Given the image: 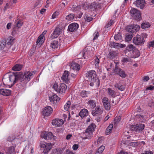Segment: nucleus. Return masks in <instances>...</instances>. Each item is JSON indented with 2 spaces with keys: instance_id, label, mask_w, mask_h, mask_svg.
<instances>
[{
  "instance_id": "50",
  "label": "nucleus",
  "mask_w": 154,
  "mask_h": 154,
  "mask_svg": "<svg viewBox=\"0 0 154 154\" xmlns=\"http://www.w3.org/2000/svg\"><path fill=\"white\" fill-rule=\"evenodd\" d=\"M113 21L112 20H111L107 24H106L105 26L107 28H108L113 23Z\"/></svg>"
},
{
  "instance_id": "15",
  "label": "nucleus",
  "mask_w": 154,
  "mask_h": 154,
  "mask_svg": "<svg viewBox=\"0 0 154 154\" xmlns=\"http://www.w3.org/2000/svg\"><path fill=\"white\" fill-rule=\"evenodd\" d=\"M59 99V97L56 94L50 96L49 99L50 102L53 104L58 103Z\"/></svg>"
},
{
  "instance_id": "30",
  "label": "nucleus",
  "mask_w": 154,
  "mask_h": 154,
  "mask_svg": "<svg viewBox=\"0 0 154 154\" xmlns=\"http://www.w3.org/2000/svg\"><path fill=\"white\" fill-rule=\"evenodd\" d=\"M23 65L20 64H17L12 68V69L14 71H20L22 68Z\"/></svg>"
},
{
  "instance_id": "49",
  "label": "nucleus",
  "mask_w": 154,
  "mask_h": 154,
  "mask_svg": "<svg viewBox=\"0 0 154 154\" xmlns=\"http://www.w3.org/2000/svg\"><path fill=\"white\" fill-rule=\"evenodd\" d=\"M94 38H93V40H94L96 39L99 36V32L98 31L95 32L93 34Z\"/></svg>"
},
{
  "instance_id": "10",
  "label": "nucleus",
  "mask_w": 154,
  "mask_h": 154,
  "mask_svg": "<svg viewBox=\"0 0 154 154\" xmlns=\"http://www.w3.org/2000/svg\"><path fill=\"white\" fill-rule=\"evenodd\" d=\"M114 73L116 74L119 75L122 78H125L127 76L125 71L119 68L116 65L115 66Z\"/></svg>"
},
{
  "instance_id": "43",
  "label": "nucleus",
  "mask_w": 154,
  "mask_h": 154,
  "mask_svg": "<svg viewBox=\"0 0 154 154\" xmlns=\"http://www.w3.org/2000/svg\"><path fill=\"white\" fill-rule=\"evenodd\" d=\"M141 28L143 29H145L146 28H148L150 26L149 23H143L141 24Z\"/></svg>"
},
{
  "instance_id": "26",
  "label": "nucleus",
  "mask_w": 154,
  "mask_h": 154,
  "mask_svg": "<svg viewBox=\"0 0 154 154\" xmlns=\"http://www.w3.org/2000/svg\"><path fill=\"white\" fill-rule=\"evenodd\" d=\"M88 113V111L87 109H82L79 113V116L82 118H83L85 116H86Z\"/></svg>"
},
{
  "instance_id": "17",
  "label": "nucleus",
  "mask_w": 154,
  "mask_h": 154,
  "mask_svg": "<svg viewBox=\"0 0 154 154\" xmlns=\"http://www.w3.org/2000/svg\"><path fill=\"white\" fill-rule=\"evenodd\" d=\"M64 122L63 121L62 119H54L52 122V124L53 125L56 126H60L63 124Z\"/></svg>"
},
{
  "instance_id": "39",
  "label": "nucleus",
  "mask_w": 154,
  "mask_h": 154,
  "mask_svg": "<svg viewBox=\"0 0 154 154\" xmlns=\"http://www.w3.org/2000/svg\"><path fill=\"white\" fill-rule=\"evenodd\" d=\"M89 91H82L80 93V95L82 97H88V94H89Z\"/></svg>"
},
{
  "instance_id": "40",
  "label": "nucleus",
  "mask_w": 154,
  "mask_h": 154,
  "mask_svg": "<svg viewBox=\"0 0 154 154\" xmlns=\"http://www.w3.org/2000/svg\"><path fill=\"white\" fill-rule=\"evenodd\" d=\"M71 105V102L70 101H68L66 104L64 106V109L66 111H68L69 108V106Z\"/></svg>"
},
{
  "instance_id": "58",
  "label": "nucleus",
  "mask_w": 154,
  "mask_h": 154,
  "mask_svg": "<svg viewBox=\"0 0 154 154\" xmlns=\"http://www.w3.org/2000/svg\"><path fill=\"white\" fill-rule=\"evenodd\" d=\"M79 147V146L78 144H74L73 146H72V148L74 150H76Z\"/></svg>"
},
{
  "instance_id": "9",
  "label": "nucleus",
  "mask_w": 154,
  "mask_h": 154,
  "mask_svg": "<svg viewBox=\"0 0 154 154\" xmlns=\"http://www.w3.org/2000/svg\"><path fill=\"white\" fill-rule=\"evenodd\" d=\"M40 146L41 148H44L43 152L44 153H47L52 148V145L51 143H46L45 142H42L40 143Z\"/></svg>"
},
{
  "instance_id": "36",
  "label": "nucleus",
  "mask_w": 154,
  "mask_h": 154,
  "mask_svg": "<svg viewBox=\"0 0 154 154\" xmlns=\"http://www.w3.org/2000/svg\"><path fill=\"white\" fill-rule=\"evenodd\" d=\"M108 93L112 97H115L116 94L115 91L112 90L111 88H109L108 89Z\"/></svg>"
},
{
  "instance_id": "14",
  "label": "nucleus",
  "mask_w": 154,
  "mask_h": 154,
  "mask_svg": "<svg viewBox=\"0 0 154 154\" xmlns=\"http://www.w3.org/2000/svg\"><path fill=\"white\" fill-rule=\"evenodd\" d=\"M136 6L139 8L141 9H143L145 6V0H137L134 2Z\"/></svg>"
},
{
  "instance_id": "6",
  "label": "nucleus",
  "mask_w": 154,
  "mask_h": 154,
  "mask_svg": "<svg viewBox=\"0 0 154 154\" xmlns=\"http://www.w3.org/2000/svg\"><path fill=\"white\" fill-rule=\"evenodd\" d=\"M131 16L133 19L137 20H141V17L140 12L136 9L133 8L130 11Z\"/></svg>"
},
{
  "instance_id": "2",
  "label": "nucleus",
  "mask_w": 154,
  "mask_h": 154,
  "mask_svg": "<svg viewBox=\"0 0 154 154\" xmlns=\"http://www.w3.org/2000/svg\"><path fill=\"white\" fill-rule=\"evenodd\" d=\"M86 77L88 78L90 82V85L93 86L94 85L97 88L99 87L100 84V81L97 76L96 72L94 70H91L88 72L86 74Z\"/></svg>"
},
{
  "instance_id": "33",
  "label": "nucleus",
  "mask_w": 154,
  "mask_h": 154,
  "mask_svg": "<svg viewBox=\"0 0 154 154\" xmlns=\"http://www.w3.org/2000/svg\"><path fill=\"white\" fill-rule=\"evenodd\" d=\"M52 138H53L54 140H55L56 137L55 136H54L53 134L51 132H49L48 133H47L46 140L51 139Z\"/></svg>"
},
{
  "instance_id": "48",
  "label": "nucleus",
  "mask_w": 154,
  "mask_h": 154,
  "mask_svg": "<svg viewBox=\"0 0 154 154\" xmlns=\"http://www.w3.org/2000/svg\"><path fill=\"white\" fill-rule=\"evenodd\" d=\"M42 4V2L41 0H38L36 2L35 4V7H38L41 6V4Z\"/></svg>"
},
{
  "instance_id": "20",
  "label": "nucleus",
  "mask_w": 154,
  "mask_h": 154,
  "mask_svg": "<svg viewBox=\"0 0 154 154\" xmlns=\"http://www.w3.org/2000/svg\"><path fill=\"white\" fill-rule=\"evenodd\" d=\"M118 51L110 50L109 53V58L110 59H112L113 57L118 56Z\"/></svg>"
},
{
  "instance_id": "27",
  "label": "nucleus",
  "mask_w": 154,
  "mask_h": 154,
  "mask_svg": "<svg viewBox=\"0 0 154 154\" xmlns=\"http://www.w3.org/2000/svg\"><path fill=\"white\" fill-rule=\"evenodd\" d=\"M96 127V125L92 123L88 126L86 130L89 132L93 133V132L95 131Z\"/></svg>"
},
{
  "instance_id": "21",
  "label": "nucleus",
  "mask_w": 154,
  "mask_h": 154,
  "mask_svg": "<svg viewBox=\"0 0 154 154\" xmlns=\"http://www.w3.org/2000/svg\"><path fill=\"white\" fill-rule=\"evenodd\" d=\"M80 66L79 64L75 62H72V63L71 68L73 70L77 71H79L80 69Z\"/></svg>"
},
{
  "instance_id": "57",
  "label": "nucleus",
  "mask_w": 154,
  "mask_h": 154,
  "mask_svg": "<svg viewBox=\"0 0 154 154\" xmlns=\"http://www.w3.org/2000/svg\"><path fill=\"white\" fill-rule=\"evenodd\" d=\"M95 110L96 111V112H97V113L98 114L101 113L102 111L101 109L99 107H96L95 109Z\"/></svg>"
},
{
  "instance_id": "16",
  "label": "nucleus",
  "mask_w": 154,
  "mask_h": 154,
  "mask_svg": "<svg viewBox=\"0 0 154 154\" xmlns=\"http://www.w3.org/2000/svg\"><path fill=\"white\" fill-rule=\"evenodd\" d=\"M11 91L9 89H6L5 88L0 89V94L3 96H9L11 94Z\"/></svg>"
},
{
  "instance_id": "51",
  "label": "nucleus",
  "mask_w": 154,
  "mask_h": 154,
  "mask_svg": "<svg viewBox=\"0 0 154 154\" xmlns=\"http://www.w3.org/2000/svg\"><path fill=\"white\" fill-rule=\"evenodd\" d=\"M95 64L96 65H98V64L100 62V60L99 58L98 57H97V56H96L95 57Z\"/></svg>"
},
{
  "instance_id": "34",
  "label": "nucleus",
  "mask_w": 154,
  "mask_h": 154,
  "mask_svg": "<svg viewBox=\"0 0 154 154\" xmlns=\"http://www.w3.org/2000/svg\"><path fill=\"white\" fill-rule=\"evenodd\" d=\"M113 127V125L111 124L109 125L106 128V134L107 135L109 134L110 133V132L111 131L112 128Z\"/></svg>"
},
{
  "instance_id": "56",
  "label": "nucleus",
  "mask_w": 154,
  "mask_h": 154,
  "mask_svg": "<svg viewBox=\"0 0 154 154\" xmlns=\"http://www.w3.org/2000/svg\"><path fill=\"white\" fill-rule=\"evenodd\" d=\"M58 15V12L57 11L55 12L52 15V18L54 19Z\"/></svg>"
},
{
  "instance_id": "42",
  "label": "nucleus",
  "mask_w": 154,
  "mask_h": 154,
  "mask_svg": "<svg viewBox=\"0 0 154 154\" xmlns=\"http://www.w3.org/2000/svg\"><path fill=\"white\" fill-rule=\"evenodd\" d=\"M122 35L121 33H118L114 37V39L116 40H118L122 39Z\"/></svg>"
},
{
  "instance_id": "60",
  "label": "nucleus",
  "mask_w": 154,
  "mask_h": 154,
  "mask_svg": "<svg viewBox=\"0 0 154 154\" xmlns=\"http://www.w3.org/2000/svg\"><path fill=\"white\" fill-rule=\"evenodd\" d=\"M154 89V86L152 85L150 86L149 87L147 88L146 89V90H152Z\"/></svg>"
},
{
  "instance_id": "29",
  "label": "nucleus",
  "mask_w": 154,
  "mask_h": 154,
  "mask_svg": "<svg viewBox=\"0 0 154 154\" xmlns=\"http://www.w3.org/2000/svg\"><path fill=\"white\" fill-rule=\"evenodd\" d=\"M114 86L116 88L120 91H123L125 89V87L121 85L119 82L116 84Z\"/></svg>"
},
{
  "instance_id": "63",
  "label": "nucleus",
  "mask_w": 154,
  "mask_h": 154,
  "mask_svg": "<svg viewBox=\"0 0 154 154\" xmlns=\"http://www.w3.org/2000/svg\"><path fill=\"white\" fill-rule=\"evenodd\" d=\"M11 23H8L7 25V29H9L11 28Z\"/></svg>"
},
{
  "instance_id": "64",
  "label": "nucleus",
  "mask_w": 154,
  "mask_h": 154,
  "mask_svg": "<svg viewBox=\"0 0 154 154\" xmlns=\"http://www.w3.org/2000/svg\"><path fill=\"white\" fill-rule=\"evenodd\" d=\"M23 24L22 23H21L20 22H18V23H17V24L16 26H17L18 28H20V27L22 26V25Z\"/></svg>"
},
{
  "instance_id": "45",
  "label": "nucleus",
  "mask_w": 154,
  "mask_h": 154,
  "mask_svg": "<svg viewBox=\"0 0 154 154\" xmlns=\"http://www.w3.org/2000/svg\"><path fill=\"white\" fill-rule=\"evenodd\" d=\"M140 143H139L138 142H131L129 143V144L130 146H132L135 147L138 146V145Z\"/></svg>"
},
{
  "instance_id": "31",
  "label": "nucleus",
  "mask_w": 154,
  "mask_h": 154,
  "mask_svg": "<svg viewBox=\"0 0 154 154\" xmlns=\"http://www.w3.org/2000/svg\"><path fill=\"white\" fill-rule=\"evenodd\" d=\"M44 36L41 35L38 38L36 41L37 45L39 44V45H41L43 42Z\"/></svg>"
},
{
  "instance_id": "46",
  "label": "nucleus",
  "mask_w": 154,
  "mask_h": 154,
  "mask_svg": "<svg viewBox=\"0 0 154 154\" xmlns=\"http://www.w3.org/2000/svg\"><path fill=\"white\" fill-rule=\"evenodd\" d=\"M105 147L104 146H102L99 147L97 150V151L99 152V154H101L104 150Z\"/></svg>"
},
{
  "instance_id": "7",
  "label": "nucleus",
  "mask_w": 154,
  "mask_h": 154,
  "mask_svg": "<svg viewBox=\"0 0 154 154\" xmlns=\"http://www.w3.org/2000/svg\"><path fill=\"white\" fill-rule=\"evenodd\" d=\"M145 125L142 123L137 124L135 125H132L130 127V129L133 131H135L136 132H140L144 128Z\"/></svg>"
},
{
  "instance_id": "54",
  "label": "nucleus",
  "mask_w": 154,
  "mask_h": 154,
  "mask_svg": "<svg viewBox=\"0 0 154 154\" xmlns=\"http://www.w3.org/2000/svg\"><path fill=\"white\" fill-rule=\"evenodd\" d=\"M141 154H153L152 152L150 150H146L144 151V152Z\"/></svg>"
},
{
  "instance_id": "13",
  "label": "nucleus",
  "mask_w": 154,
  "mask_h": 154,
  "mask_svg": "<svg viewBox=\"0 0 154 154\" xmlns=\"http://www.w3.org/2000/svg\"><path fill=\"white\" fill-rule=\"evenodd\" d=\"M62 31V29L59 27H56L53 33L50 37L51 39L57 38L60 35V33Z\"/></svg>"
},
{
  "instance_id": "4",
  "label": "nucleus",
  "mask_w": 154,
  "mask_h": 154,
  "mask_svg": "<svg viewBox=\"0 0 154 154\" xmlns=\"http://www.w3.org/2000/svg\"><path fill=\"white\" fill-rule=\"evenodd\" d=\"M147 34L146 33H141L140 35H137L133 39V43L135 45H141L144 44L145 39L147 38Z\"/></svg>"
},
{
  "instance_id": "35",
  "label": "nucleus",
  "mask_w": 154,
  "mask_h": 154,
  "mask_svg": "<svg viewBox=\"0 0 154 154\" xmlns=\"http://www.w3.org/2000/svg\"><path fill=\"white\" fill-rule=\"evenodd\" d=\"M74 17V14H70L66 16V19L68 21H71L73 20Z\"/></svg>"
},
{
  "instance_id": "5",
  "label": "nucleus",
  "mask_w": 154,
  "mask_h": 154,
  "mask_svg": "<svg viewBox=\"0 0 154 154\" xmlns=\"http://www.w3.org/2000/svg\"><path fill=\"white\" fill-rule=\"evenodd\" d=\"M53 88L57 92L61 94H63L65 92L66 89L67 88V86L64 83H61L59 87V89H57V84L55 83Z\"/></svg>"
},
{
  "instance_id": "44",
  "label": "nucleus",
  "mask_w": 154,
  "mask_h": 154,
  "mask_svg": "<svg viewBox=\"0 0 154 154\" xmlns=\"http://www.w3.org/2000/svg\"><path fill=\"white\" fill-rule=\"evenodd\" d=\"M85 19L86 21L89 22L92 20L93 18L91 17L88 16L87 15L85 14Z\"/></svg>"
},
{
  "instance_id": "11",
  "label": "nucleus",
  "mask_w": 154,
  "mask_h": 154,
  "mask_svg": "<svg viewBox=\"0 0 154 154\" xmlns=\"http://www.w3.org/2000/svg\"><path fill=\"white\" fill-rule=\"evenodd\" d=\"M102 102L105 109L109 110L111 107V106L110 102L108 98L106 97H103L102 100Z\"/></svg>"
},
{
  "instance_id": "38",
  "label": "nucleus",
  "mask_w": 154,
  "mask_h": 154,
  "mask_svg": "<svg viewBox=\"0 0 154 154\" xmlns=\"http://www.w3.org/2000/svg\"><path fill=\"white\" fill-rule=\"evenodd\" d=\"M134 34L132 33H130L127 35L125 37V41L127 42L130 41L133 36Z\"/></svg>"
},
{
  "instance_id": "47",
  "label": "nucleus",
  "mask_w": 154,
  "mask_h": 154,
  "mask_svg": "<svg viewBox=\"0 0 154 154\" xmlns=\"http://www.w3.org/2000/svg\"><path fill=\"white\" fill-rule=\"evenodd\" d=\"M47 132L45 131L42 132L41 134V137L42 138H44L45 140L47 139Z\"/></svg>"
},
{
  "instance_id": "12",
  "label": "nucleus",
  "mask_w": 154,
  "mask_h": 154,
  "mask_svg": "<svg viewBox=\"0 0 154 154\" xmlns=\"http://www.w3.org/2000/svg\"><path fill=\"white\" fill-rule=\"evenodd\" d=\"M53 111V109L50 106H47L43 111V115L45 116H48L51 114Z\"/></svg>"
},
{
  "instance_id": "62",
  "label": "nucleus",
  "mask_w": 154,
  "mask_h": 154,
  "mask_svg": "<svg viewBox=\"0 0 154 154\" xmlns=\"http://www.w3.org/2000/svg\"><path fill=\"white\" fill-rule=\"evenodd\" d=\"M128 61V58L124 57L122 60V61L124 63L127 62Z\"/></svg>"
},
{
  "instance_id": "25",
  "label": "nucleus",
  "mask_w": 154,
  "mask_h": 154,
  "mask_svg": "<svg viewBox=\"0 0 154 154\" xmlns=\"http://www.w3.org/2000/svg\"><path fill=\"white\" fill-rule=\"evenodd\" d=\"M16 145L12 146L8 148L7 151V154H14L15 152V148Z\"/></svg>"
},
{
  "instance_id": "1",
  "label": "nucleus",
  "mask_w": 154,
  "mask_h": 154,
  "mask_svg": "<svg viewBox=\"0 0 154 154\" xmlns=\"http://www.w3.org/2000/svg\"><path fill=\"white\" fill-rule=\"evenodd\" d=\"M27 74L26 73L25 75H23V73L21 72H13V75H9V77L7 76H4L2 79V82L3 84L5 86L8 85L6 83L9 80L10 82H13V84H11V86H9V88L12 87L17 82V81H19L20 82H22L25 81L24 83L26 82V83L28 82L30 79L29 77H26V75H27Z\"/></svg>"
},
{
  "instance_id": "55",
  "label": "nucleus",
  "mask_w": 154,
  "mask_h": 154,
  "mask_svg": "<svg viewBox=\"0 0 154 154\" xmlns=\"http://www.w3.org/2000/svg\"><path fill=\"white\" fill-rule=\"evenodd\" d=\"M91 8H94V9H96L97 8V5L95 2H93L91 4Z\"/></svg>"
},
{
  "instance_id": "23",
  "label": "nucleus",
  "mask_w": 154,
  "mask_h": 154,
  "mask_svg": "<svg viewBox=\"0 0 154 154\" xmlns=\"http://www.w3.org/2000/svg\"><path fill=\"white\" fill-rule=\"evenodd\" d=\"M87 103L91 109H94L96 106V101L95 100H89L87 102Z\"/></svg>"
},
{
  "instance_id": "37",
  "label": "nucleus",
  "mask_w": 154,
  "mask_h": 154,
  "mask_svg": "<svg viewBox=\"0 0 154 154\" xmlns=\"http://www.w3.org/2000/svg\"><path fill=\"white\" fill-rule=\"evenodd\" d=\"M119 43L114 42H111L109 44V46L111 47H113L116 49H119Z\"/></svg>"
},
{
  "instance_id": "8",
  "label": "nucleus",
  "mask_w": 154,
  "mask_h": 154,
  "mask_svg": "<svg viewBox=\"0 0 154 154\" xmlns=\"http://www.w3.org/2000/svg\"><path fill=\"white\" fill-rule=\"evenodd\" d=\"M140 28V26L138 25L131 24L127 26L126 29L127 31L132 32H136L138 31Z\"/></svg>"
},
{
  "instance_id": "52",
  "label": "nucleus",
  "mask_w": 154,
  "mask_h": 154,
  "mask_svg": "<svg viewBox=\"0 0 154 154\" xmlns=\"http://www.w3.org/2000/svg\"><path fill=\"white\" fill-rule=\"evenodd\" d=\"M13 41L11 38H8L6 41L5 43H7V44L9 45L11 44V43Z\"/></svg>"
},
{
  "instance_id": "19",
  "label": "nucleus",
  "mask_w": 154,
  "mask_h": 154,
  "mask_svg": "<svg viewBox=\"0 0 154 154\" xmlns=\"http://www.w3.org/2000/svg\"><path fill=\"white\" fill-rule=\"evenodd\" d=\"M69 72L68 71L66 70L64 71L62 76L61 77V79L65 83H67L69 80V79L68 78Z\"/></svg>"
},
{
  "instance_id": "32",
  "label": "nucleus",
  "mask_w": 154,
  "mask_h": 154,
  "mask_svg": "<svg viewBox=\"0 0 154 154\" xmlns=\"http://www.w3.org/2000/svg\"><path fill=\"white\" fill-rule=\"evenodd\" d=\"M36 72V71L35 70L31 72H30L29 71H26V72H24V74H23V75H25L26 73L27 74H26L27 75H26V77H29L30 79L28 81V82H29L30 80L32 78V76L33 75V73L35 74Z\"/></svg>"
},
{
  "instance_id": "59",
  "label": "nucleus",
  "mask_w": 154,
  "mask_h": 154,
  "mask_svg": "<svg viewBox=\"0 0 154 154\" xmlns=\"http://www.w3.org/2000/svg\"><path fill=\"white\" fill-rule=\"evenodd\" d=\"M148 45L149 47H154V41L150 42L149 43Z\"/></svg>"
},
{
  "instance_id": "18",
  "label": "nucleus",
  "mask_w": 154,
  "mask_h": 154,
  "mask_svg": "<svg viewBox=\"0 0 154 154\" xmlns=\"http://www.w3.org/2000/svg\"><path fill=\"white\" fill-rule=\"evenodd\" d=\"M79 25L76 23H74L69 25L68 27V29L72 32L75 31L79 27Z\"/></svg>"
},
{
  "instance_id": "3",
  "label": "nucleus",
  "mask_w": 154,
  "mask_h": 154,
  "mask_svg": "<svg viewBox=\"0 0 154 154\" xmlns=\"http://www.w3.org/2000/svg\"><path fill=\"white\" fill-rule=\"evenodd\" d=\"M124 52L126 54H127V52H131L132 53V54L128 55V56L131 58L138 57L140 54V51L132 44L128 45Z\"/></svg>"
},
{
  "instance_id": "28",
  "label": "nucleus",
  "mask_w": 154,
  "mask_h": 154,
  "mask_svg": "<svg viewBox=\"0 0 154 154\" xmlns=\"http://www.w3.org/2000/svg\"><path fill=\"white\" fill-rule=\"evenodd\" d=\"M135 119L137 121L142 122L145 120L143 116L140 114H137L135 116Z\"/></svg>"
},
{
  "instance_id": "22",
  "label": "nucleus",
  "mask_w": 154,
  "mask_h": 154,
  "mask_svg": "<svg viewBox=\"0 0 154 154\" xmlns=\"http://www.w3.org/2000/svg\"><path fill=\"white\" fill-rule=\"evenodd\" d=\"M84 135L85 136V137H84L83 138L84 139H90L92 137L93 133L86 130L84 133Z\"/></svg>"
},
{
  "instance_id": "41",
  "label": "nucleus",
  "mask_w": 154,
  "mask_h": 154,
  "mask_svg": "<svg viewBox=\"0 0 154 154\" xmlns=\"http://www.w3.org/2000/svg\"><path fill=\"white\" fill-rule=\"evenodd\" d=\"M18 28L16 26L13 28L12 31V35L17 34V32H19Z\"/></svg>"
},
{
  "instance_id": "53",
  "label": "nucleus",
  "mask_w": 154,
  "mask_h": 154,
  "mask_svg": "<svg viewBox=\"0 0 154 154\" xmlns=\"http://www.w3.org/2000/svg\"><path fill=\"white\" fill-rule=\"evenodd\" d=\"M121 117L120 116L116 117L115 118L114 121L116 123H118L121 120Z\"/></svg>"
},
{
  "instance_id": "61",
  "label": "nucleus",
  "mask_w": 154,
  "mask_h": 154,
  "mask_svg": "<svg viewBox=\"0 0 154 154\" xmlns=\"http://www.w3.org/2000/svg\"><path fill=\"white\" fill-rule=\"evenodd\" d=\"M149 77L148 76H144L143 78V80H144V81H147L149 79Z\"/></svg>"
},
{
  "instance_id": "24",
  "label": "nucleus",
  "mask_w": 154,
  "mask_h": 154,
  "mask_svg": "<svg viewBox=\"0 0 154 154\" xmlns=\"http://www.w3.org/2000/svg\"><path fill=\"white\" fill-rule=\"evenodd\" d=\"M49 42H48V44H49L48 43ZM58 41L57 40H54L52 41L51 42L49 43L50 45L51 48H57L58 46Z\"/></svg>"
}]
</instances>
